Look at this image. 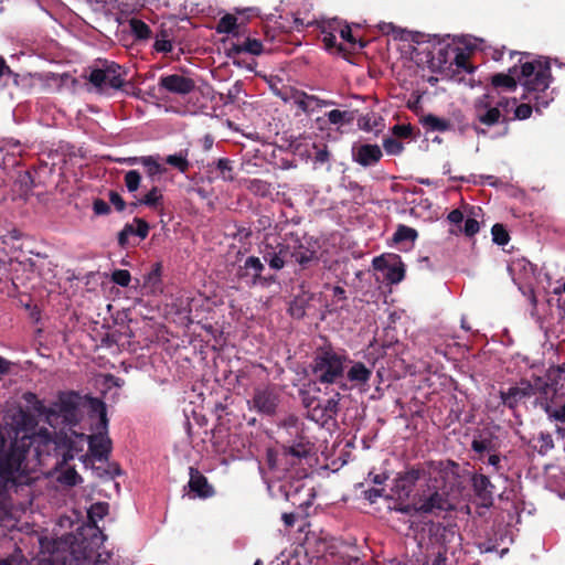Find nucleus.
<instances>
[{
	"mask_svg": "<svg viewBox=\"0 0 565 565\" xmlns=\"http://www.w3.org/2000/svg\"><path fill=\"white\" fill-rule=\"evenodd\" d=\"M510 57H518L515 64L507 73L491 75L490 83L495 89L514 92L521 84L525 92L548 88L553 77L550 60L543 56L534 57L527 52L511 51Z\"/></svg>",
	"mask_w": 565,
	"mask_h": 565,
	"instance_id": "obj_1",
	"label": "nucleus"
},
{
	"mask_svg": "<svg viewBox=\"0 0 565 565\" xmlns=\"http://www.w3.org/2000/svg\"><path fill=\"white\" fill-rule=\"evenodd\" d=\"M347 362L350 359L345 353L339 354L331 347L321 348L313 358L312 374L320 384H337L344 376Z\"/></svg>",
	"mask_w": 565,
	"mask_h": 565,
	"instance_id": "obj_2",
	"label": "nucleus"
},
{
	"mask_svg": "<svg viewBox=\"0 0 565 565\" xmlns=\"http://www.w3.org/2000/svg\"><path fill=\"white\" fill-rule=\"evenodd\" d=\"M552 390L548 380L542 376H534L533 381L521 379L508 388L501 387L499 396L504 407L515 412L518 407L533 396L547 394Z\"/></svg>",
	"mask_w": 565,
	"mask_h": 565,
	"instance_id": "obj_3",
	"label": "nucleus"
},
{
	"mask_svg": "<svg viewBox=\"0 0 565 565\" xmlns=\"http://www.w3.org/2000/svg\"><path fill=\"white\" fill-rule=\"evenodd\" d=\"M25 458L26 450L15 445L0 454V481L4 489H17L29 484L30 476L22 467Z\"/></svg>",
	"mask_w": 565,
	"mask_h": 565,
	"instance_id": "obj_4",
	"label": "nucleus"
},
{
	"mask_svg": "<svg viewBox=\"0 0 565 565\" xmlns=\"http://www.w3.org/2000/svg\"><path fill=\"white\" fill-rule=\"evenodd\" d=\"M89 407L98 415L96 434L88 437V450L96 460H106L111 450V441L107 436L108 418L106 404L96 397H89Z\"/></svg>",
	"mask_w": 565,
	"mask_h": 565,
	"instance_id": "obj_5",
	"label": "nucleus"
},
{
	"mask_svg": "<svg viewBox=\"0 0 565 565\" xmlns=\"http://www.w3.org/2000/svg\"><path fill=\"white\" fill-rule=\"evenodd\" d=\"M97 65L90 68L88 82L99 92L107 88L122 89L127 84L128 71L116 62L98 60Z\"/></svg>",
	"mask_w": 565,
	"mask_h": 565,
	"instance_id": "obj_6",
	"label": "nucleus"
},
{
	"mask_svg": "<svg viewBox=\"0 0 565 565\" xmlns=\"http://www.w3.org/2000/svg\"><path fill=\"white\" fill-rule=\"evenodd\" d=\"M288 257L297 265L295 274L306 276L307 273L320 264V255L316 248V243L303 242L297 233H288Z\"/></svg>",
	"mask_w": 565,
	"mask_h": 565,
	"instance_id": "obj_7",
	"label": "nucleus"
},
{
	"mask_svg": "<svg viewBox=\"0 0 565 565\" xmlns=\"http://www.w3.org/2000/svg\"><path fill=\"white\" fill-rule=\"evenodd\" d=\"M82 396L77 392H61L57 401L50 406L52 414V425L62 418V423L68 426H75L79 422V405Z\"/></svg>",
	"mask_w": 565,
	"mask_h": 565,
	"instance_id": "obj_8",
	"label": "nucleus"
},
{
	"mask_svg": "<svg viewBox=\"0 0 565 565\" xmlns=\"http://www.w3.org/2000/svg\"><path fill=\"white\" fill-rule=\"evenodd\" d=\"M433 488L428 484V489L417 495V514L438 516L443 512L454 509L448 492L438 489L437 484H433Z\"/></svg>",
	"mask_w": 565,
	"mask_h": 565,
	"instance_id": "obj_9",
	"label": "nucleus"
},
{
	"mask_svg": "<svg viewBox=\"0 0 565 565\" xmlns=\"http://www.w3.org/2000/svg\"><path fill=\"white\" fill-rule=\"evenodd\" d=\"M280 403V395L274 385H263L254 388L253 396L247 401L248 409L263 416H275Z\"/></svg>",
	"mask_w": 565,
	"mask_h": 565,
	"instance_id": "obj_10",
	"label": "nucleus"
},
{
	"mask_svg": "<svg viewBox=\"0 0 565 565\" xmlns=\"http://www.w3.org/2000/svg\"><path fill=\"white\" fill-rule=\"evenodd\" d=\"M265 265L259 257L248 256L244 264L237 269L236 275L249 287H269L270 285L277 282V277L275 275H263Z\"/></svg>",
	"mask_w": 565,
	"mask_h": 565,
	"instance_id": "obj_11",
	"label": "nucleus"
},
{
	"mask_svg": "<svg viewBox=\"0 0 565 565\" xmlns=\"http://www.w3.org/2000/svg\"><path fill=\"white\" fill-rule=\"evenodd\" d=\"M544 88L542 90H531L523 93L521 99L524 103L518 105L514 109V119L525 120L531 117L533 110L541 114L554 99L552 93Z\"/></svg>",
	"mask_w": 565,
	"mask_h": 565,
	"instance_id": "obj_12",
	"label": "nucleus"
},
{
	"mask_svg": "<svg viewBox=\"0 0 565 565\" xmlns=\"http://www.w3.org/2000/svg\"><path fill=\"white\" fill-rule=\"evenodd\" d=\"M424 463L429 483L441 481L444 486L452 484L460 477V466L454 460H429Z\"/></svg>",
	"mask_w": 565,
	"mask_h": 565,
	"instance_id": "obj_13",
	"label": "nucleus"
},
{
	"mask_svg": "<svg viewBox=\"0 0 565 565\" xmlns=\"http://www.w3.org/2000/svg\"><path fill=\"white\" fill-rule=\"evenodd\" d=\"M423 478H427L425 463L412 466L405 471L397 473L392 491L398 499H407L416 483Z\"/></svg>",
	"mask_w": 565,
	"mask_h": 565,
	"instance_id": "obj_14",
	"label": "nucleus"
},
{
	"mask_svg": "<svg viewBox=\"0 0 565 565\" xmlns=\"http://www.w3.org/2000/svg\"><path fill=\"white\" fill-rule=\"evenodd\" d=\"M425 525L430 545V547H427L429 551L441 548L447 551V545L455 540L458 532L457 524L455 523L445 524L429 521Z\"/></svg>",
	"mask_w": 565,
	"mask_h": 565,
	"instance_id": "obj_15",
	"label": "nucleus"
},
{
	"mask_svg": "<svg viewBox=\"0 0 565 565\" xmlns=\"http://www.w3.org/2000/svg\"><path fill=\"white\" fill-rule=\"evenodd\" d=\"M552 390L547 394H539L535 399V405H540L546 413L550 420L565 424V397L563 394H557L553 383Z\"/></svg>",
	"mask_w": 565,
	"mask_h": 565,
	"instance_id": "obj_16",
	"label": "nucleus"
},
{
	"mask_svg": "<svg viewBox=\"0 0 565 565\" xmlns=\"http://www.w3.org/2000/svg\"><path fill=\"white\" fill-rule=\"evenodd\" d=\"M374 269L386 271L385 279L391 284H398L405 277V267L399 255H381L373 259Z\"/></svg>",
	"mask_w": 565,
	"mask_h": 565,
	"instance_id": "obj_17",
	"label": "nucleus"
},
{
	"mask_svg": "<svg viewBox=\"0 0 565 565\" xmlns=\"http://www.w3.org/2000/svg\"><path fill=\"white\" fill-rule=\"evenodd\" d=\"M500 448L501 440L491 429L484 428L478 430L477 434L473 435V439L471 441V449L476 454L473 459L483 460L486 452L499 451Z\"/></svg>",
	"mask_w": 565,
	"mask_h": 565,
	"instance_id": "obj_18",
	"label": "nucleus"
},
{
	"mask_svg": "<svg viewBox=\"0 0 565 565\" xmlns=\"http://www.w3.org/2000/svg\"><path fill=\"white\" fill-rule=\"evenodd\" d=\"M195 81L180 74L163 75L159 78L158 88L170 94L185 96L195 89Z\"/></svg>",
	"mask_w": 565,
	"mask_h": 565,
	"instance_id": "obj_19",
	"label": "nucleus"
},
{
	"mask_svg": "<svg viewBox=\"0 0 565 565\" xmlns=\"http://www.w3.org/2000/svg\"><path fill=\"white\" fill-rule=\"evenodd\" d=\"M470 481L473 493L481 504L483 507L492 505L495 486L491 482L490 478L483 473L475 472Z\"/></svg>",
	"mask_w": 565,
	"mask_h": 565,
	"instance_id": "obj_20",
	"label": "nucleus"
},
{
	"mask_svg": "<svg viewBox=\"0 0 565 565\" xmlns=\"http://www.w3.org/2000/svg\"><path fill=\"white\" fill-rule=\"evenodd\" d=\"M313 444L305 433L296 435L282 446V456L301 460L310 456Z\"/></svg>",
	"mask_w": 565,
	"mask_h": 565,
	"instance_id": "obj_21",
	"label": "nucleus"
},
{
	"mask_svg": "<svg viewBox=\"0 0 565 565\" xmlns=\"http://www.w3.org/2000/svg\"><path fill=\"white\" fill-rule=\"evenodd\" d=\"M263 259L274 270H280L286 265V258L288 257V244L287 237L284 243H278L276 246L266 244L262 250Z\"/></svg>",
	"mask_w": 565,
	"mask_h": 565,
	"instance_id": "obj_22",
	"label": "nucleus"
},
{
	"mask_svg": "<svg viewBox=\"0 0 565 565\" xmlns=\"http://www.w3.org/2000/svg\"><path fill=\"white\" fill-rule=\"evenodd\" d=\"M383 157L382 150L377 145L363 143L352 148V159L362 167L376 164Z\"/></svg>",
	"mask_w": 565,
	"mask_h": 565,
	"instance_id": "obj_23",
	"label": "nucleus"
},
{
	"mask_svg": "<svg viewBox=\"0 0 565 565\" xmlns=\"http://www.w3.org/2000/svg\"><path fill=\"white\" fill-rule=\"evenodd\" d=\"M150 231L149 224L140 217H135L132 223L125 224L124 228L118 233V245L126 248L129 245V237L135 235L140 239H145Z\"/></svg>",
	"mask_w": 565,
	"mask_h": 565,
	"instance_id": "obj_24",
	"label": "nucleus"
},
{
	"mask_svg": "<svg viewBox=\"0 0 565 565\" xmlns=\"http://www.w3.org/2000/svg\"><path fill=\"white\" fill-rule=\"evenodd\" d=\"M188 486L190 491L194 492L199 498L206 499L214 494V489L209 483L206 477L193 467H190V480Z\"/></svg>",
	"mask_w": 565,
	"mask_h": 565,
	"instance_id": "obj_25",
	"label": "nucleus"
},
{
	"mask_svg": "<svg viewBox=\"0 0 565 565\" xmlns=\"http://www.w3.org/2000/svg\"><path fill=\"white\" fill-rule=\"evenodd\" d=\"M451 53L455 54V56L452 62H450V67L455 65L456 68L451 70L450 78L452 81L460 83L463 81V77L459 76L460 71L471 74L475 72L476 67L469 63L468 54H466L459 47H455L454 50H451Z\"/></svg>",
	"mask_w": 565,
	"mask_h": 565,
	"instance_id": "obj_26",
	"label": "nucleus"
},
{
	"mask_svg": "<svg viewBox=\"0 0 565 565\" xmlns=\"http://www.w3.org/2000/svg\"><path fill=\"white\" fill-rule=\"evenodd\" d=\"M264 52L262 41L257 39L247 38L242 44L232 43L227 50V56L235 58V56L242 53H249L252 55H260Z\"/></svg>",
	"mask_w": 565,
	"mask_h": 565,
	"instance_id": "obj_27",
	"label": "nucleus"
},
{
	"mask_svg": "<svg viewBox=\"0 0 565 565\" xmlns=\"http://www.w3.org/2000/svg\"><path fill=\"white\" fill-rule=\"evenodd\" d=\"M294 104L303 113H311L315 108L311 106L316 104V107H326L332 105L330 100H323L315 95H308L305 92H297L294 95Z\"/></svg>",
	"mask_w": 565,
	"mask_h": 565,
	"instance_id": "obj_28",
	"label": "nucleus"
},
{
	"mask_svg": "<svg viewBox=\"0 0 565 565\" xmlns=\"http://www.w3.org/2000/svg\"><path fill=\"white\" fill-rule=\"evenodd\" d=\"M372 376V370L362 362H354L347 372V379L356 385H365Z\"/></svg>",
	"mask_w": 565,
	"mask_h": 565,
	"instance_id": "obj_29",
	"label": "nucleus"
},
{
	"mask_svg": "<svg viewBox=\"0 0 565 565\" xmlns=\"http://www.w3.org/2000/svg\"><path fill=\"white\" fill-rule=\"evenodd\" d=\"M23 399L28 406L33 409L39 416L45 417L49 425H52V414L50 406H45L44 403L38 398L36 394L26 392L23 394Z\"/></svg>",
	"mask_w": 565,
	"mask_h": 565,
	"instance_id": "obj_30",
	"label": "nucleus"
},
{
	"mask_svg": "<svg viewBox=\"0 0 565 565\" xmlns=\"http://www.w3.org/2000/svg\"><path fill=\"white\" fill-rule=\"evenodd\" d=\"M14 422L18 429L24 433L23 437H26L30 433H33L38 426L35 416L22 408L18 412Z\"/></svg>",
	"mask_w": 565,
	"mask_h": 565,
	"instance_id": "obj_31",
	"label": "nucleus"
},
{
	"mask_svg": "<svg viewBox=\"0 0 565 565\" xmlns=\"http://www.w3.org/2000/svg\"><path fill=\"white\" fill-rule=\"evenodd\" d=\"M476 118L479 120V122L488 127L499 124L501 118L502 121H508V119L504 116H502V113L501 110H499V107H495L494 105L483 109L482 111L476 113Z\"/></svg>",
	"mask_w": 565,
	"mask_h": 565,
	"instance_id": "obj_32",
	"label": "nucleus"
},
{
	"mask_svg": "<svg viewBox=\"0 0 565 565\" xmlns=\"http://www.w3.org/2000/svg\"><path fill=\"white\" fill-rule=\"evenodd\" d=\"M139 203H143V205L154 211L162 210L164 198L161 189L152 186L142 198L139 199Z\"/></svg>",
	"mask_w": 565,
	"mask_h": 565,
	"instance_id": "obj_33",
	"label": "nucleus"
},
{
	"mask_svg": "<svg viewBox=\"0 0 565 565\" xmlns=\"http://www.w3.org/2000/svg\"><path fill=\"white\" fill-rule=\"evenodd\" d=\"M161 275L162 265L161 263H154L151 270L145 276V288H148L150 292L156 294L161 290Z\"/></svg>",
	"mask_w": 565,
	"mask_h": 565,
	"instance_id": "obj_34",
	"label": "nucleus"
},
{
	"mask_svg": "<svg viewBox=\"0 0 565 565\" xmlns=\"http://www.w3.org/2000/svg\"><path fill=\"white\" fill-rule=\"evenodd\" d=\"M233 162L227 158H221L217 161L207 164V168L211 169L213 166L217 171V178H221L225 182H231L234 180V167ZM212 172V170H209Z\"/></svg>",
	"mask_w": 565,
	"mask_h": 565,
	"instance_id": "obj_35",
	"label": "nucleus"
},
{
	"mask_svg": "<svg viewBox=\"0 0 565 565\" xmlns=\"http://www.w3.org/2000/svg\"><path fill=\"white\" fill-rule=\"evenodd\" d=\"M166 163L175 168L181 173L188 172L190 168V162L188 160V150H181L178 153L167 156Z\"/></svg>",
	"mask_w": 565,
	"mask_h": 565,
	"instance_id": "obj_36",
	"label": "nucleus"
},
{
	"mask_svg": "<svg viewBox=\"0 0 565 565\" xmlns=\"http://www.w3.org/2000/svg\"><path fill=\"white\" fill-rule=\"evenodd\" d=\"M141 164L145 167L147 175L152 180L157 177H161L167 171L152 156H143Z\"/></svg>",
	"mask_w": 565,
	"mask_h": 565,
	"instance_id": "obj_37",
	"label": "nucleus"
},
{
	"mask_svg": "<svg viewBox=\"0 0 565 565\" xmlns=\"http://www.w3.org/2000/svg\"><path fill=\"white\" fill-rule=\"evenodd\" d=\"M217 33L235 34L237 31V19L233 14H225L222 17L215 28Z\"/></svg>",
	"mask_w": 565,
	"mask_h": 565,
	"instance_id": "obj_38",
	"label": "nucleus"
},
{
	"mask_svg": "<svg viewBox=\"0 0 565 565\" xmlns=\"http://www.w3.org/2000/svg\"><path fill=\"white\" fill-rule=\"evenodd\" d=\"M423 125L431 131L444 132L450 128V122L447 119L439 118L435 115H427L423 119Z\"/></svg>",
	"mask_w": 565,
	"mask_h": 565,
	"instance_id": "obj_39",
	"label": "nucleus"
},
{
	"mask_svg": "<svg viewBox=\"0 0 565 565\" xmlns=\"http://www.w3.org/2000/svg\"><path fill=\"white\" fill-rule=\"evenodd\" d=\"M455 46H451L449 44L447 45H439V47L435 49L436 53H431L430 63L433 66H438L441 68L445 64L449 61V54L451 53V50H454Z\"/></svg>",
	"mask_w": 565,
	"mask_h": 565,
	"instance_id": "obj_40",
	"label": "nucleus"
},
{
	"mask_svg": "<svg viewBox=\"0 0 565 565\" xmlns=\"http://www.w3.org/2000/svg\"><path fill=\"white\" fill-rule=\"evenodd\" d=\"M247 190L255 195L265 198L271 193V185L267 181L260 179H253L248 181Z\"/></svg>",
	"mask_w": 565,
	"mask_h": 565,
	"instance_id": "obj_41",
	"label": "nucleus"
},
{
	"mask_svg": "<svg viewBox=\"0 0 565 565\" xmlns=\"http://www.w3.org/2000/svg\"><path fill=\"white\" fill-rule=\"evenodd\" d=\"M131 32L139 40H147L151 35L149 25L140 19H131L129 21Z\"/></svg>",
	"mask_w": 565,
	"mask_h": 565,
	"instance_id": "obj_42",
	"label": "nucleus"
},
{
	"mask_svg": "<svg viewBox=\"0 0 565 565\" xmlns=\"http://www.w3.org/2000/svg\"><path fill=\"white\" fill-rule=\"evenodd\" d=\"M418 234L415 228L401 224L397 226V230L393 235V241L395 243H401L404 241L414 242Z\"/></svg>",
	"mask_w": 565,
	"mask_h": 565,
	"instance_id": "obj_43",
	"label": "nucleus"
},
{
	"mask_svg": "<svg viewBox=\"0 0 565 565\" xmlns=\"http://www.w3.org/2000/svg\"><path fill=\"white\" fill-rule=\"evenodd\" d=\"M124 181L128 192L134 193L140 188L141 174L137 170H129L125 173Z\"/></svg>",
	"mask_w": 565,
	"mask_h": 565,
	"instance_id": "obj_44",
	"label": "nucleus"
},
{
	"mask_svg": "<svg viewBox=\"0 0 565 565\" xmlns=\"http://www.w3.org/2000/svg\"><path fill=\"white\" fill-rule=\"evenodd\" d=\"M492 239L495 244L504 246L510 241V235L504 227V225L500 223H495L491 228Z\"/></svg>",
	"mask_w": 565,
	"mask_h": 565,
	"instance_id": "obj_45",
	"label": "nucleus"
},
{
	"mask_svg": "<svg viewBox=\"0 0 565 565\" xmlns=\"http://www.w3.org/2000/svg\"><path fill=\"white\" fill-rule=\"evenodd\" d=\"M446 550H427L426 561L423 565H447Z\"/></svg>",
	"mask_w": 565,
	"mask_h": 565,
	"instance_id": "obj_46",
	"label": "nucleus"
},
{
	"mask_svg": "<svg viewBox=\"0 0 565 565\" xmlns=\"http://www.w3.org/2000/svg\"><path fill=\"white\" fill-rule=\"evenodd\" d=\"M282 426L287 429L290 437H292L294 435L296 436V435L305 433L303 424L300 423L298 417H296L294 415L288 416L284 420Z\"/></svg>",
	"mask_w": 565,
	"mask_h": 565,
	"instance_id": "obj_47",
	"label": "nucleus"
},
{
	"mask_svg": "<svg viewBox=\"0 0 565 565\" xmlns=\"http://www.w3.org/2000/svg\"><path fill=\"white\" fill-rule=\"evenodd\" d=\"M309 418L315 420L316 423H320L322 425L327 424L328 422L332 420L331 417H327V414L324 412V407L319 402L317 405L312 406L309 411Z\"/></svg>",
	"mask_w": 565,
	"mask_h": 565,
	"instance_id": "obj_48",
	"label": "nucleus"
},
{
	"mask_svg": "<svg viewBox=\"0 0 565 565\" xmlns=\"http://www.w3.org/2000/svg\"><path fill=\"white\" fill-rule=\"evenodd\" d=\"M108 513V503L106 502H97L92 504L90 509L88 510V518L92 521L102 520L104 516H106Z\"/></svg>",
	"mask_w": 565,
	"mask_h": 565,
	"instance_id": "obj_49",
	"label": "nucleus"
},
{
	"mask_svg": "<svg viewBox=\"0 0 565 565\" xmlns=\"http://www.w3.org/2000/svg\"><path fill=\"white\" fill-rule=\"evenodd\" d=\"M383 148L387 154L397 156L404 150L403 143L393 137L385 138L383 140Z\"/></svg>",
	"mask_w": 565,
	"mask_h": 565,
	"instance_id": "obj_50",
	"label": "nucleus"
},
{
	"mask_svg": "<svg viewBox=\"0 0 565 565\" xmlns=\"http://www.w3.org/2000/svg\"><path fill=\"white\" fill-rule=\"evenodd\" d=\"M480 461L484 465L492 467L494 472H500L502 470V457L500 455V450L493 452H486V457H483V460Z\"/></svg>",
	"mask_w": 565,
	"mask_h": 565,
	"instance_id": "obj_51",
	"label": "nucleus"
},
{
	"mask_svg": "<svg viewBox=\"0 0 565 565\" xmlns=\"http://www.w3.org/2000/svg\"><path fill=\"white\" fill-rule=\"evenodd\" d=\"M480 230L479 222L473 217H468L465 222L463 228L459 227L458 231L451 230V234H457L458 232H463L466 236L472 237Z\"/></svg>",
	"mask_w": 565,
	"mask_h": 565,
	"instance_id": "obj_52",
	"label": "nucleus"
},
{
	"mask_svg": "<svg viewBox=\"0 0 565 565\" xmlns=\"http://www.w3.org/2000/svg\"><path fill=\"white\" fill-rule=\"evenodd\" d=\"M339 396L340 394L337 393L333 397H330L324 401L322 406L324 407V412L327 414V417H331L332 419L335 418L338 412H339Z\"/></svg>",
	"mask_w": 565,
	"mask_h": 565,
	"instance_id": "obj_53",
	"label": "nucleus"
},
{
	"mask_svg": "<svg viewBox=\"0 0 565 565\" xmlns=\"http://www.w3.org/2000/svg\"><path fill=\"white\" fill-rule=\"evenodd\" d=\"M539 443H540L539 452L541 455H546L550 450H552L554 448V440L550 433H543V431L540 433Z\"/></svg>",
	"mask_w": 565,
	"mask_h": 565,
	"instance_id": "obj_54",
	"label": "nucleus"
},
{
	"mask_svg": "<svg viewBox=\"0 0 565 565\" xmlns=\"http://www.w3.org/2000/svg\"><path fill=\"white\" fill-rule=\"evenodd\" d=\"M111 280L121 287H127L131 280V275L126 269H116L111 274Z\"/></svg>",
	"mask_w": 565,
	"mask_h": 565,
	"instance_id": "obj_55",
	"label": "nucleus"
},
{
	"mask_svg": "<svg viewBox=\"0 0 565 565\" xmlns=\"http://www.w3.org/2000/svg\"><path fill=\"white\" fill-rule=\"evenodd\" d=\"M81 480V476L73 468L67 469L60 477V481L70 487L76 486Z\"/></svg>",
	"mask_w": 565,
	"mask_h": 565,
	"instance_id": "obj_56",
	"label": "nucleus"
},
{
	"mask_svg": "<svg viewBox=\"0 0 565 565\" xmlns=\"http://www.w3.org/2000/svg\"><path fill=\"white\" fill-rule=\"evenodd\" d=\"M494 97L490 93H486L475 100V113L482 111L493 105Z\"/></svg>",
	"mask_w": 565,
	"mask_h": 565,
	"instance_id": "obj_57",
	"label": "nucleus"
},
{
	"mask_svg": "<svg viewBox=\"0 0 565 565\" xmlns=\"http://www.w3.org/2000/svg\"><path fill=\"white\" fill-rule=\"evenodd\" d=\"M327 117H328V120L333 125H338L343 121H350L352 119V117L349 116L348 111H341L339 109L330 110L327 114Z\"/></svg>",
	"mask_w": 565,
	"mask_h": 565,
	"instance_id": "obj_58",
	"label": "nucleus"
},
{
	"mask_svg": "<svg viewBox=\"0 0 565 565\" xmlns=\"http://www.w3.org/2000/svg\"><path fill=\"white\" fill-rule=\"evenodd\" d=\"M153 49L157 52L170 53L173 50L172 40L170 38L160 39L159 35H157Z\"/></svg>",
	"mask_w": 565,
	"mask_h": 565,
	"instance_id": "obj_59",
	"label": "nucleus"
},
{
	"mask_svg": "<svg viewBox=\"0 0 565 565\" xmlns=\"http://www.w3.org/2000/svg\"><path fill=\"white\" fill-rule=\"evenodd\" d=\"M316 153H315V163L324 164L329 162L330 160V152L328 150L327 145H322V147H319L315 145Z\"/></svg>",
	"mask_w": 565,
	"mask_h": 565,
	"instance_id": "obj_60",
	"label": "nucleus"
},
{
	"mask_svg": "<svg viewBox=\"0 0 565 565\" xmlns=\"http://www.w3.org/2000/svg\"><path fill=\"white\" fill-rule=\"evenodd\" d=\"M108 199H109V202L114 205L116 211H118V212L125 211L127 203L118 192L109 191Z\"/></svg>",
	"mask_w": 565,
	"mask_h": 565,
	"instance_id": "obj_61",
	"label": "nucleus"
},
{
	"mask_svg": "<svg viewBox=\"0 0 565 565\" xmlns=\"http://www.w3.org/2000/svg\"><path fill=\"white\" fill-rule=\"evenodd\" d=\"M340 565H363L362 559L359 556L356 548H353L352 554L341 555Z\"/></svg>",
	"mask_w": 565,
	"mask_h": 565,
	"instance_id": "obj_62",
	"label": "nucleus"
},
{
	"mask_svg": "<svg viewBox=\"0 0 565 565\" xmlns=\"http://www.w3.org/2000/svg\"><path fill=\"white\" fill-rule=\"evenodd\" d=\"M93 211L96 215H108L110 213V206L104 200L95 199L93 201Z\"/></svg>",
	"mask_w": 565,
	"mask_h": 565,
	"instance_id": "obj_63",
	"label": "nucleus"
},
{
	"mask_svg": "<svg viewBox=\"0 0 565 565\" xmlns=\"http://www.w3.org/2000/svg\"><path fill=\"white\" fill-rule=\"evenodd\" d=\"M393 134L398 138H409L413 135V128L411 125H395L393 127Z\"/></svg>",
	"mask_w": 565,
	"mask_h": 565,
	"instance_id": "obj_64",
	"label": "nucleus"
}]
</instances>
